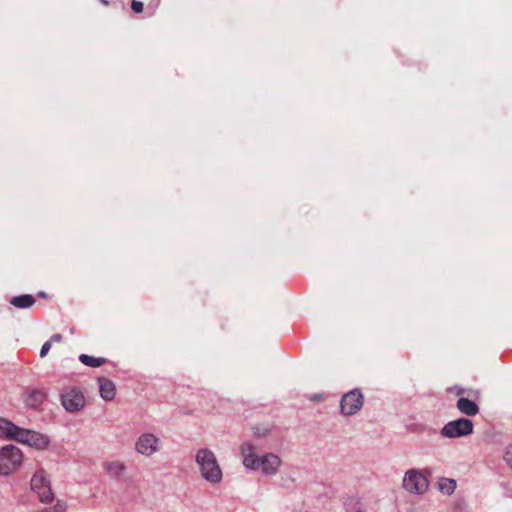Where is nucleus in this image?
<instances>
[{
	"mask_svg": "<svg viewBox=\"0 0 512 512\" xmlns=\"http://www.w3.org/2000/svg\"><path fill=\"white\" fill-rule=\"evenodd\" d=\"M61 404L70 413H75L85 407L86 401L82 391L75 387L66 388L61 393Z\"/></svg>",
	"mask_w": 512,
	"mask_h": 512,
	"instance_id": "7",
	"label": "nucleus"
},
{
	"mask_svg": "<svg viewBox=\"0 0 512 512\" xmlns=\"http://www.w3.org/2000/svg\"><path fill=\"white\" fill-rule=\"evenodd\" d=\"M195 461L203 479L210 484H218L222 481L223 473L215 454L208 448L199 449Z\"/></svg>",
	"mask_w": 512,
	"mask_h": 512,
	"instance_id": "2",
	"label": "nucleus"
},
{
	"mask_svg": "<svg viewBox=\"0 0 512 512\" xmlns=\"http://www.w3.org/2000/svg\"><path fill=\"white\" fill-rule=\"evenodd\" d=\"M402 486L409 493L423 494L428 489L429 481L424 473L411 469L406 471Z\"/></svg>",
	"mask_w": 512,
	"mask_h": 512,
	"instance_id": "4",
	"label": "nucleus"
},
{
	"mask_svg": "<svg viewBox=\"0 0 512 512\" xmlns=\"http://www.w3.org/2000/svg\"><path fill=\"white\" fill-rule=\"evenodd\" d=\"M241 453L243 455V465L253 471H261L265 476L275 475L281 466V459L274 453H266L264 455H257L255 447L247 442L241 446Z\"/></svg>",
	"mask_w": 512,
	"mask_h": 512,
	"instance_id": "1",
	"label": "nucleus"
},
{
	"mask_svg": "<svg viewBox=\"0 0 512 512\" xmlns=\"http://www.w3.org/2000/svg\"><path fill=\"white\" fill-rule=\"evenodd\" d=\"M104 5H108V1L107 0H100Z\"/></svg>",
	"mask_w": 512,
	"mask_h": 512,
	"instance_id": "25",
	"label": "nucleus"
},
{
	"mask_svg": "<svg viewBox=\"0 0 512 512\" xmlns=\"http://www.w3.org/2000/svg\"><path fill=\"white\" fill-rule=\"evenodd\" d=\"M98 383L100 389V396L106 401L113 400L115 397L114 383L105 377H99Z\"/></svg>",
	"mask_w": 512,
	"mask_h": 512,
	"instance_id": "13",
	"label": "nucleus"
},
{
	"mask_svg": "<svg viewBox=\"0 0 512 512\" xmlns=\"http://www.w3.org/2000/svg\"><path fill=\"white\" fill-rule=\"evenodd\" d=\"M34 296L30 294H23L15 296L10 300V303L16 308L25 309L31 307L35 303Z\"/></svg>",
	"mask_w": 512,
	"mask_h": 512,
	"instance_id": "16",
	"label": "nucleus"
},
{
	"mask_svg": "<svg viewBox=\"0 0 512 512\" xmlns=\"http://www.w3.org/2000/svg\"><path fill=\"white\" fill-rule=\"evenodd\" d=\"M31 489L37 493L42 503H50L54 499L50 481L43 470L37 471L31 478Z\"/></svg>",
	"mask_w": 512,
	"mask_h": 512,
	"instance_id": "6",
	"label": "nucleus"
},
{
	"mask_svg": "<svg viewBox=\"0 0 512 512\" xmlns=\"http://www.w3.org/2000/svg\"><path fill=\"white\" fill-rule=\"evenodd\" d=\"M61 339H62V335L61 334H54L51 337V341H54V342H59V341H61Z\"/></svg>",
	"mask_w": 512,
	"mask_h": 512,
	"instance_id": "24",
	"label": "nucleus"
},
{
	"mask_svg": "<svg viewBox=\"0 0 512 512\" xmlns=\"http://www.w3.org/2000/svg\"><path fill=\"white\" fill-rule=\"evenodd\" d=\"M20 427L11 421L0 418V437H7L17 440Z\"/></svg>",
	"mask_w": 512,
	"mask_h": 512,
	"instance_id": "14",
	"label": "nucleus"
},
{
	"mask_svg": "<svg viewBox=\"0 0 512 512\" xmlns=\"http://www.w3.org/2000/svg\"><path fill=\"white\" fill-rule=\"evenodd\" d=\"M66 509V504L62 501H57L56 505L53 507V512H62Z\"/></svg>",
	"mask_w": 512,
	"mask_h": 512,
	"instance_id": "23",
	"label": "nucleus"
},
{
	"mask_svg": "<svg viewBox=\"0 0 512 512\" xmlns=\"http://www.w3.org/2000/svg\"><path fill=\"white\" fill-rule=\"evenodd\" d=\"M456 408L468 417H473L479 413V406L476 402L466 398L460 397L457 400Z\"/></svg>",
	"mask_w": 512,
	"mask_h": 512,
	"instance_id": "12",
	"label": "nucleus"
},
{
	"mask_svg": "<svg viewBox=\"0 0 512 512\" xmlns=\"http://www.w3.org/2000/svg\"><path fill=\"white\" fill-rule=\"evenodd\" d=\"M473 422L468 418H459L449 421L442 429L441 434L446 438H459L473 433Z\"/></svg>",
	"mask_w": 512,
	"mask_h": 512,
	"instance_id": "5",
	"label": "nucleus"
},
{
	"mask_svg": "<svg viewBox=\"0 0 512 512\" xmlns=\"http://www.w3.org/2000/svg\"><path fill=\"white\" fill-rule=\"evenodd\" d=\"M160 449L161 441L153 433H142L135 442V450L145 457L152 456Z\"/></svg>",
	"mask_w": 512,
	"mask_h": 512,
	"instance_id": "10",
	"label": "nucleus"
},
{
	"mask_svg": "<svg viewBox=\"0 0 512 512\" xmlns=\"http://www.w3.org/2000/svg\"><path fill=\"white\" fill-rule=\"evenodd\" d=\"M23 461L22 451L15 445H6L0 449V475L14 472Z\"/></svg>",
	"mask_w": 512,
	"mask_h": 512,
	"instance_id": "3",
	"label": "nucleus"
},
{
	"mask_svg": "<svg viewBox=\"0 0 512 512\" xmlns=\"http://www.w3.org/2000/svg\"><path fill=\"white\" fill-rule=\"evenodd\" d=\"M504 460L512 469V444H510L505 451Z\"/></svg>",
	"mask_w": 512,
	"mask_h": 512,
	"instance_id": "20",
	"label": "nucleus"
},
{
	"mask_svg": "<svg viewBox=\"0 0 512 512\" xmlns=\"http://www.w3.org/2000/svg\"><path fill=\"white\" fill-rule=\"evenodd\" d=\"M39 296L44 297L45 293L44 292H39Z\"/></svg>",
	"mask_w": 512,
	"mask_h": 512,
	"instance_id": "27",
	"label": "nucleus"
},
{
	"mask_svg": "<svg viewBox=\"0 0 512 512\" xmlns=\"http://www.w3.org/2000/svg\"><path fill=\"white\" fill-rule=\"evenodd\" d=\"M104 468L108 475L115 479H119L126 470L124 463L119 461L106 462Z\"/></svg>",
	"mask_w": 512,
	"mask_h": 512,
	"instance_id": "15",
	"label": "nucleus"
},
{
	"mask_svg": "<svg viewBox=\"0 0 512 512\" xmlns=\"http://www.w3.org/2000/svg\"><path fill=\"white\" fill-rule=\"evenodd\" d=\"M45 399L46 394L42 390L28 388L24 392V402L32 409H38Z\"/></svg>",
	"mask_w": 512,
	"mask_h": 512,
	"instance_id": "11",
	"label": "nucleus"
},
{
	"mask_svg": "<svg viewBox=\"0 0 512 512\" xmlns=\"http://www.w3.org/2000/svg\"><path fill=\"white\" fill-rule=\"evenodd\" d=\"M79 360L82 364L88 367H100L101 365L107 362L106 358L103 357H93L87 354H81L79 356Z\"/></svg>",
	"mask_w": 512,
	"mask_h": 512,
	"instance_id": "19",
	"label": "nucleus"
},
{
	"mask_svg": "<svg viewBox=\"0 0 512 512\" xmlns=\"http://www.w3.org/2000/svg\"><path fill=\"white\" fill-rule=\"evenodd\" d=\"M463 392H464V389H459L457 394L459 395V394H462Z\"/></svg>",
	"mask_w": 512,
	"mask_h": 512,
	"instance_id": "26",
	"label": "nucleus"
},
{
	"mask_svg": "<svg viewBox=\"0 0 512 512\" xmlns=\"http://www.w3.org/2000/svg\"><path fill=\"white\" fill-rule=\"evenodd\" d=\"M51 348V341H46L40 350V357H45Z\"/></svg>",
	"mask_w": 512,
	"mask_h": 512,
	"instance_id": "22",
	"label": "nucleus"
},
{
	"mask_svg": "<svg viewBox=\"0 0 512 512\" xmlns=\"http://www.w3.org/2000/svg\"><path fill=\"white\" fill-rule=\"evenodd\" d=\"M364 397L359 389H353L342 396L340 401L341 413L351 416L357 413L363 406Z\"/></svg>",
	"mask_w": 512,
	"mask_h": 512,
	"instance_id": "8",
	"label": "nucleus"
},
{
	"mask_svg": "<svg viewBox=\"0 0 512 512\" xmlns=\"http://www.w3.org/2000/svg\"><path fill=\"white\" fill-rule=\"evenodd\" d=\"M144 4L141 1L133 0L131 3V9L135 13H141L143 11Z\"/></svg>",
	"mask_w": 512,
	"mask_h": 512,
	"instance_id": "21",
	"label": "nucleus"
},
{
	"mask_svg": "<svg viewBox=\"0 0 512 512\" xmlns=\"http://www.w3.org/2000/svg\"><path fill=\"white\" fill-rule=\"evenodd\" d=\"M17 441L41 450L50 445V438L47 435L25 428H20Z\"/></svg>",
	"mask_w": 512,
	"mask_h": 512,
	"instance_id": "9",
	"label": "nucleus"
},
{
	"mask_svg": "<svg viewBox=\"0 0 512 512\" xmlns=\"http://www.w3.org/2000/svg\"><path fill=\"white\" fill-rule=\"evenodd\" d=\"M438 489L445 495H451L456 489V481L454 479L442 477L438 481Z\"/></svg>",
	"mask_w": 512,
	"mask_h": 512,
	"instance_id": "18",
	"label": "nucleus"
},
{
	"mask_svg": "<svg viewBox=\"0 0 512 512\" xmlns=\"http://www.w3.org/2000/svg\"><path fill=\"white\" fill-rule=\"evenodd\" d=\"M344 506L345 512H367L365 504L358 497H349Z\"/></svg>",
	"mask_w": 512,
	"mask_h": 512,
	"instance_id": "17",
	"label": "nucleus"
}]
</instances>
